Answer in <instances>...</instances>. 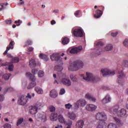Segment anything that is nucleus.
<instances>
[{
	"instance_id": "13d9d810",
	"label": "nucleus",
	"mask_w": 128,
	"mask_h": 128,
	"mask_svg": "<svg viewBox=\"0 0 128 128\" xmlns=\"http://www.w3.org/2000/svg\"><path fill=\"white\" fill-rule=\"evenodd\" d=\"M65 92H66V90H64V89L62 88L60 90V94L61 96H62V94H64Z\"/></svg>"
},
{
	"instance_id": "f3484780",
	"label": "nucleus",
	"mask_w": 128,
	"mask_h": 128,
	"mask_svg": "<svg viewBox=\"0 0 128 128\" xmlns=\"http://www.w3.org/2000/svg\"><path fill=\"white\" fill-rule=\"evenodd\" d=\"M2 66H8V70H10V72H12L14 70V64H12V62H6L3 63L1 64Z\"/></svg>"
},
{
	"instance_id": "dca6fc26",
	"label": "nucleus",
	"mask_w": 128,
	"mask_h": 128,
	"mask_svg": "<svg viewBox=\"0 0 128 128\" xmlns=\"http://www.w3.org/2000/svg\"><path fill=\"white\" fill-rule=\"evenodd\" d=\"M85 98L88 100H90V102H96V98L92 96L90 93H87L85 95Z\"/></svg>"
},
{
	"instance_id": "69168bd1",
	"label": "nucleus",
	"mask_w": 128,
	"mask_h": 128,
	"mask_svg": "<svg viewBox=\"0 0 128 128\" xmlns=\"http://www.w3.org/2000/svg\"><path fill=\"white\" fill-rule=\"evenodd\" d=\"M111 34L112 36H118V32H112Z\"/></svg>"
},
{
	"instance_id": "de8ad7c7",
	"label": "nucleus",
	"mask_w": 128,
	"mask_h": 128,
	"mask_svg": "<svg viewBox=\"0 0 128 128\" xmlns=\"http://www.w3.org/2000/svg\"><path fill=\"white\" fill-rule=\"evenodd\" d=\"M14 89L12 87L8 88V89L6 90V92H14Z\"/></svg>"
},
{
	"instance_id": "412c9836",
	"label": "nucleus",
	"mask_w": 128,
	"mask_h": 128,
	"mask_svg": "<svg viewBox=\"0 0 128 128\" xmlns=\"http://www.w3.org/2000/svg\"><path fill=\"white\" fill-rule=\"evenodd\" d=\"M106 126V122L98 121L96 124V128H105Z\"/></svg>"
},
{
	"instance_id": "79ce46f5",
	"label": "nucleus",
	"mask_w": 128,
	"mask_h": 128,
	"mask_svg": "<svg viewBox=\"0 0 128 128\" xmlns=\"http://www.w3.org/2000/svg\"><path fill=\"white\" fill-rule=\"evenodd\" d=\"M38 74V78H42L44 76V71L40 70Z\"/></svg>"
},
{
	"instance_id": "5fc2aeb1",
	"label": "nucleus",
	"mask_w": 128,
	"mask_h": 128,
	"mask_svg": "<svg viewBox=\"0 0 128 128\" xmlns=\"http://www.w3.org/2000/svg\"><path fill=\"white\" fill-rule=\"evenodd\" d=\"M123 44L124 46H128V39H126L124 42H123Z\"/></svg>"
},
{
	"instance_id": "5701e85b",
	"label": "nucleus",
	"mask_w": 128,
	"mask_h": 128,
	"mask_svg": "<svg viewBox=\"0 0 128 128\" xmlns=\"http://www.w3.org/2000/svg\"><path fill=\"white\" fill-rule=\"evenodd\" d=\"M58 65L55 66V70L58 72H62V70H64V67H62V64H60V63L58 62Z\"/></svg>"
},
{
	"instance_id": "a18cd8bd",
	"label": "nucleus",
	"mask_w": 128,
	"mask_h": 128,
	"mask_svg": "<svg viewBox=\"0 0 128 128\" xmlns=\"http://www.w3.org/2000/svg\"><path fill=\"white\" fill-rule=\"evenodd\" d=\"M102 54V50L100 48H99L96 50L95 52V56H100Z\"/></svg>"
},
{
	"instance_id": "cd10ccee",
	"label": "nucleus",
	"mask_w": 128,
	"mask_h": 128,
	"mask_svg": "<svg viewBox=\"0 0 128 128\" xmlns=\"http://www.w3.org/2000/svg\"><path fill=\"white\" fill-rule=\"evenodd\" d=\"M44 106V104L43 102H37L35 106H36V108H37V110H40L41 108H42Z\"/></svg>"
},
{
	"instance_id": "052dcab7",
	"label": "nucleus",
	"mask_w": 128,
	"mask_h": 128,
	"mask_svg": "<svg viewBox=\"0 0 128 128\" xmlns=\"http://www.w3.org/2000/svg\"><path fill=\"white\" fill-rule=\"evenodd\" d=\"M15 24H17V26H20V24H22V20H16L15 21Z\"/></svg>"
},
{
	"instance_id": "4c0bfd02",
	"label": "nucleus",
	"mask_w": 128,
	"mask_h": 128,
	"mask_svg": "<svg viewBox=\"0 0 128 128\" xmlns=\"http://www.w3.org/2000/svg\"><path fill=\"white\" fill-rule=\"evenodd\" d=\"M70 78L72 80V82H78L76 77V76L74 74H70Z\"/></svg>"
},
{
	"instance_id": "c03bdc74",
	"label": "nucleus",
	"mask_w": 128,
	"mask_h": 128,
	"mask_svg": "<svg viewBox=\"0 0 128 128\" xmlns=\"http://www.w3.org/2000/svg\"><path fill=\"white\" fill-rule=\"evenodd\" d=\"M108 128H118V127L116 126V124L112 123L108 124Z\"/></svg>"
},
{
	"instance_id": "4468645a",
	"label": "nucleus",
	"mask_w": 128,
	"mask_h": 128,
	"mask_svg": "<svg viewBox=\"0 0 128 128\" xmlns=\"http://www.w3.org/2000/svg\"><path fill=\"white\" fill-rule=\"evenodd\" d=\"M124 78V74L122 71H119L118 72V76L116 82L120 84H122V82L123 78Z\"/></svg>"
},
{
	"instance_id": "a878e982",
	"label": "nucleus",
	"mask_w": 128,
	"mask_h": 128,
	"mask_svg": "<svg viewBox=\"0 0 128 128\" xmlns=\"http://www.w3.org/2000/svg\"><path fill=\"white\" fill-rule=\"evenodd\" d=\"M35 92L38 94H44V90L40 86H36L35 88Z\"/></svg>"
},
{
	"instance_id": "58836bf2",
	"label": "nucleus",
	"mask_w": 128,
	"mask_h": 128,
	"mask_svg": "<svg viewBox=\"0 0 128 128\" xmlns=\"http://www.w3.org/2000/svg\"><path fill=\"white\" fill-rule=\"evenodd\" d=\"M35 94L34 93H32V94H30L28 93L27 94L26 96H25L26 98L28 100V98H34V96Z\"/></svg>"
},
{
	"instance_id": "6ab92c4d",
	"label": "nucleus",
	"mask_w": 128,
	"mask_h": 128,
	"mask_svg": "<svg viewBox=\"0 0 128 128\" xmlns=\"http://www.w3.org/2000/svg\"><path fill=\"white\" fill-rule=\"evenodd\" d=\"M14 41H12L8 45V46H7L6 50V51L4 52V56H6V54H8V52L10 50H13L14 49Z\"/></svg>"
},
{
	"instance_id": "72a5a7b5",
	"label": "nucleus",
	"mask_w": 128,
	"mask_h": 128,
	"mask_svg": "<svg viewBox=\"0 0 128 128\" xmlns=\"http://www.w3.org/2000/svg\"><path fill=\"white\" fill-rule=\"evenodd\" d=\"M36 66V61L34 60H32L29 62V66L30 68H32Z\"/></svg>"
},
{
	"instance_id": "f704fd0d",
	"label": "nucleus",
	"mask_w": 128,
	"mask_h": 128,
	"mask_svg": "<svg viewBox=\"0 0 128 128\" xmlns=\"http://www.w3.org/2000/svg\"><path fill=\"white\" fill-rule=\"evenodd\" d=\"M8 4V2L4 3V4H0V12H2V10H4V8H6V6Z\"/></svg>"
},
{
	"instance_id": "e433bc0d",
	"label": "nucleus",
	"mask_w": 128,
	"mask_h": 128,
	"mask_svg": "<svg viewBox=\"0 0 128 128\" xmlns=\"http://www.w3.org/2000/svg\"><path fill=\"white\" fill-rule=\"evenodd\" d=\"M68 42H70V39H68L67 37L64 38L62 41L63 44H68Z\"/></svg>"
},
{
	"instance_id": "864d4df0",
	"label": "nucleus",
	"mask_w": 128,
	"mask_h": 128,
	"mask_svg": "<svg viewBox=\"0 0 128 128\" xmlns=\"http://www.w3.org/2000/svg\"><path fill=\"white\" fill-rule=\"evenodd\" d=\"M4 128H12V124L7 123L4 125Z\"/></svg>"
},
{
	"instance_id": "2eb2a0df",
	"label": "nucleus",
	"mask_w": 128,
	"mask_h": 128,
	"mask_svg": "<svg viewBox=\"0 0 128 128\" xmlns=\"http://www.w3.org/2000/svg\"><path fill=\"white\" fill-rule=\"evenodd\" d=\"M26 102H28V100L24 96H20L18 100V104H20V106H24Z\"/></svg>"
},
{
	"instance_id": "6e6d98bb",
	"label": "nucleus",
	"mask_w": 128,
	"mask_h": 128,
	"mask_svg": "<svg viewBox=\"0 0 128 128\" xmlns=\"http://www.w3.org/2000/svg\"><path fill=\"white\" fill-rule=\"evenodd\" d=\"M38 69H32V73L33 74H32V76H34V74H38Z\"/></svg>"
},
{
	"instance_id": "473e14b6",
	"label": "nucleus",
	"mask_w": 128,
	"mask_h": 128,
	"mask_svg": "<svg viewBox=\"0 0 128 128\" xmlns=\"http://www.w3.org/2000/svg\"><path fill=\"white\" fill-rule=\"evenodd\" d=\"M112 48H113L112 45L110 44H107L106 46L104 47V50L107 52H110V50H112Z\"/></svg>"
},
{
	"instance_id": "bb28decb",
	"label": "nucleus",
	"mask_w": 128,
	"mask_h": 128,
	"mask_svg": "<svg viewBox=\"0 0 128 128\" xmlns=\"http://www.w3.org/2000/svg\"><path fill=\"white\" fill-rule=\"evenodd\" d=\"M58 121L61 124H66V119H64V116L60 114L58 116Z\"/></svg>"
},
{
	"instance_id": "20e7f679",
	"label": "nucleus",
	"mask_w": 128,
	"mask_h": 128,
	"mask_svg": "<svg viewBox=\"0 0 128 128\" xmlns=\"http://www.w3.org/2000/svg\"><path fill=\"white\" fill-rule=\"evenodd\" d=\"M100 74L102 76L106 77L108 76H114L116 72L114 71L108 69V68H102L100 70Z\"/></svg>"
},
{
	"instance_id": "0eeeda50",
	"label": "nucleus",
	"mask_w": 128,
	"mask_h": 128,
	"mask_svg": "<svg viewBox=\"0 0 128 128\" xmlns=\"http://www.w3.org/2000/svg\"><path fill=\"white\" fill-rule=\"evenodd\" d=\"M72 32L74 36L82 38L84 36V32L80 28H74L72 29Z\"/></svg>"
},
{
	"instance_id": "393cba45",
	"label": "nucleus",
	"mask_w": 128,
	"mask_h": 128,
	"mask_svg": "<svg viewBox=\"0 0 128 128\" xmlns=\"http://www.w3.org/2000/svg\"><path fill=\"white\" fill-rule=\"evenodd\" d=\"M50 120L52 122H56V120H58V114L56 113L51 114L50 116Z\"/></svg>"
},
{
	"instance_id": "f03ea898",
	"label": "nucleus",
	"mask_w": 128,
	"mask_h": 128,
	"mask_svg": "<svg viewBox=\"0 0 128 128\" xmlns=\"http://www.w3.org/2000/svg\"><path fill=\"white\" fill-rule=\"evenodd\" d=\"M26 76L30 78V80L31 82L27 86L28 90H32V88H34L36 86V76L30 72L26 73Z\"/></svg>"
},
{
	"instance_id": "c756f323",
	"label": "nucleus",
	"mask_w": 128,
	"mask_h": 128,
	"mask_svg": "<svg viewBox=\"0 0 128 128\" xmlns=\"http://www.w3.org/2000/svg\"><path fill=\"white\" fill-rule=\"evenodd\" d=\"M102 14V11L100 10H98L96 11V14L94 15V17H95L96 18H100Z\"/></svg>"
},
{
	"instance_id": "9b49d317",
	"label": "nucleus",
	"mask_w": 128,
	"mask_h": 128,
	"mask_svg": "<svg viewBox=\"0 0 128 128\" xmlns=\"http://www.w3.org/2000/svg\"><path fill=\"white\" fill-rule=\"evenodd\" d=\"M60 80L66 86H72V81H70V80L68 76H65L64 78H61Z\"/></svg>"
},
{
	"instance_id": "3c124183",
	"label": "nucleus",
	"mask_w": 128,
	"mask_h": 128,
	"mask_svg": "<svg viewBox=\"0 0 128 128\" xmlns=\"http://www.w3.org/2000/svg\"><path fill=\"white\" fill-rule=\"evenodd\" d=\"M4 100V95L0 94V102H2Z\"/></svg>"
},
{
	"instance_id": "a211bd4d",
	"label": "nucleus",
	"mask_w": 128,
	"mask_h": 128,
	"mask_svg": "<svg viewBox=\"0 0 128 128\" xmlns=\"http://www.w3.org/2000/svg\"><path fill=\"white\" fill-rule=\"evenodd\" d=\"M76 128H82L84 126V121L82 120H78L76 124Z\"/></svg>"
},
{
	"instance_id": "2f4dec72",
	"label": "nucleus",
	"mask_w": 128,
	"mask_h": 128,
	"mask_svg": "<svg viewBox=\"0 0 128 128\" xmlns=\"http://www.w3.org/2000/svg\"><path fill=\"white\" fill-rule=\"evenodd\" d=\"M114 120L118 124L119 126H124V122H122L118 118L115 117L114 118Z\"/></svg>"
},
{
	"instance_id": "a19ab883",
	"label": "nucleus",
	"mask_w": 128,
	"mask_h": 128,
	"mask_svg": "<svg viewBox=\"0 0 128 128\" xmlns=\"http://www.w3.org/2000/svg\"><path fill=\"white\" fill-rule=\"evenodd\" d=\"M48 110L50 112H56V107L50 106L48 107Z\"/></svg>"
},
{
	"instance_id": "ea45409f",
	"label": "nucleus",
	"mask_w": 128,
	"mask_h": 128,
	"mask_svg": "<svg viewBox=\"0 0 128 128\" xmlns=\"http://www.w3.org/2000/svg\"><path fill=\"white\" fill-rule=\"evenodd\" d=\"M12 62H20V58L18 57H14L12 58Z\"/></svg>"
},
{
	"instance_id": "bf43d9fd",
	"label": "nucleus",
	"mask_w": 128,
	"mask_h": 128,
	"mask_svg": "<svg viewBox=\"0 0 128 128\" xmlns=\"http://www.w3.org/2000/svg\"><path fill=\"white\" fill-rule=\"evenodd\" d=\"M26 86H28V82H24L22 84V88H26Z\"/></svg>"
},
{
	"instance_id": "ddd939ff",
	"label": "nucleus",
	"mask_w": 128,
	"mask_h": 128,
	"mask_svg": "<svg viewBox=\"0 0 128 128\" xmlns=\"http://www.w3.org/2000/svg\"><path fill=\"white\" fill-rule=\"evenodd\" d=\"M36 118L39 120H42V122H46V116L40 113H38L36 116Z\"/></svg>"
},
{
	"instance_id": "39448f33",
	"label": "nucleus",
	"mask_w": 128,
	"mask_h": 128,
	"mask_svg": "<svg viewBox=\"0 0 128 128\" xmlns=\"http://www.w3.org/2000/svg\"><path fill=\"white\" fill-rule=\"evenodd\" d=\"M86 104V101L84 99H80L74 103V110H78L80 106L84 108V106H85Z\"/></svg>"
},
{
	"instance_id": "7ed1b4c3",
	"label": "nucleus",
	"mask_w": 128,
	"mask_h": 128,
	"mask_svg": "<svg viewBox=\"0 0 128 128\" xmlns=\"http://www.w3.org/2000/svg\"><path fill=\"white\" fill-rule=\"evenodd\" d=\"M113 114L117 116H124L126 114V110L124 108H122L120 110H119L118 108H114L113 109Z\"/></svg>"
},
{
	"instance_id": "8fccbe9b",
	"label": "nucleus",
	"mask_w": 128,
	"mask_h": 128,
	"mask_svg": "<svg viewBox=\"0 0 128 128\" xmlns=\"http://www.w3.org/2000/svg\"><path fill=\"white\" fill-rule=\"evenodd\" d=\"M80 10H78L74 12V14L76 18H78V16H80Z\"/></svg>"
},
{
	"instance_id": "c85d7f7f",
	"label": "nucleus",
	"mask_w": 128,
	"mask_h": 128,
	"mask_svg": "<svg viewBox=\"0 0 128 128\" xmlns=\"http://www.w3.org/2000/svg\"><path fill=\"white\" fill-rule=\"evenodd\" d=\"M50 96L53 98H56L58 96V94H56V91L54 90H52L50 92Z\"/></svg>"
},
{
	"instance_id": "f257e3e1",
	"label": "nucleus",
	"mask_w": 128,
	"mask_h": 128,
	"mask_svg": "<svg viewBox=\"0 0 128 128\" xmlns=\"http://www.w3.org/2000/svg\"><path fill=\"white\" fill-rule=\"evenodd\" d=\"M84 68V62L80 60H76L71 64L68 68L70 72H76Z\"/></svg>"
},
{
	"instance_id": "49530a36",
	"label": "nucleus",
	"mask_w": 128,
	"mask_h": 128,
	"mask_svg": "<svg viewBox=\"0 0 128 128\" xmlns=\"http://www.w3.org/2000/svg\"><path fill=\"white\" fill-rule=\"evenodd\" d=\"M72 106V105L70 104V103L65 104V108L66 110H70Z\"/></svg>"
},
{
	"instance_id": "0e129e2a",
	"label": "nucleus",
	"mask_w": 128,
	"mask_h": 128,
	"mask_svg": "<svg viewBox=\"0 0 128 128\" xmlns=\"http://www.w3.org/2000/svg\"><path fill=\"white\" fill-rule=\"evenodd\" d=\"M5 22L7 24H12V20H6Z\"/></svg>"
},
{
	"instance_id": "f8f14e48",
	"label": "nucleus",
	"mask_w": 128,
	"mask_h": 128,
	"mask_svg": "<svg viewBox=\"0 0 128 128\" xmlns=\"http://www.w3.org/2000/svg\"><path fill=\"white\" fill-rule=\"evenodd\" d=\"M97 108L96 106L94 104H88L86 105L85 108L86 110H88V112H94Z\"/></svg>"
},
{
	"instance_id": "37998d69",
	"label": "nucleus",
	"mask_w": 128,
	"mask_h": 128,
	"mask_svg": "<svg viewBox=\"0 0 128 128\" xmlns=\"http://www.w3.org/2000/svg\"><path fill=\"white\" fill-rule=\"evenodd\" d=\"M10 76L12 75L10 74H4V78L5 80H9L10 78Z\"/></svg>"
},
{
	"instance_id": "09e8293b",
	"label": "nucleus",
	"mask_w": 128,
	"mask_h": 128,
	"mask_svg": "<svg viewBox=\"0 0 128 128\" xmlns=\"http://www.w3.org/2000/svg\"><path fill=\"white\" fill-rule=\"evenodd\" d=\"M64 124H67L68 126H72V121L71 120H68V122H66V123Z\"/></svg>"
},
{
	"instance_id": "c9c22d12",
	"label": "nucleus",
	"mask_w": 128,
	"mask_h": 128,
	"mask_svg": "<svg viewBox=\"0 0 128 128\" xmlns=\"http://www.w3.org/2000/svg\"><path fill=\"white\" fill-rule=\"evenodd\" d=\"M22 122H24V118H20L16 122V126H20L21 124H22Z\"/></svg>"
},
{
	"instance_id": "aec40b11",
	"label": "nucleus",
	"mask_w": 128,
	"mask_h": 128,
	"mask_svg": "<svg viewBox=\"0 0 128 128\" xmlns=\"http://www.w3.org/2000/svg\"><path fill=\"white\" fill-rule=\"evenodd\" d=\"M67 116L68 118L72 120H76V114L74 112H68Z\"/></svg>"
},
{
	"instance_id": "9d476101",
	"label": "nucleus",
	"mask_w": 128,
	"mask_h": 128,
	"mask_svg": "<svg viewBox=\"0 0 128 128\" xmlns=\"http://www.w3.org/2000/svg\"><path fill=\"white\" fill-rule=\"evenodd\" d=\"M82 47L79 46V47H75L73 48H70L68 50L67 52H70V54H78L82 52Z\"/></svg>"
},
{
	"instance_id": "6e6552de",
	"label": "nucleus",
	"mask_w": 128,
	"mask_h": 128,
	"mask_svg": "<svg viewBox=\"0 0 128 128\" xmlns=\"http://www.w3.org/2000/svg\"><path fill=\"white\" fill-rule=\"evenodd\" d=\"M96 118L98 122H106V115L104 112H98L96 115Z\"/></svg>"
},
{
	"instance_id": "680f3d73",
	"label": "nucleus",
	"mask_w": 128,
	"mask_h": 128,
	"mask_svg": "<svg viewBox=\"0 0 128 128\" xmlns=\"http://www.w3.org/2000/svg\"><path fill=\"white\" fill-rule=\"evenodd\" d=\"M30 44H32V40H28L26 42V46H30Z\"/></svg>"
},
{
	"instance_id": "4d7b16f0",
	"label": "nucleus",
	"mask_w": 128,
	"mask_h": 128,
	"mask_svg": "<svg viewBox=\"0 0 128 128\" xmlns=\"http://www.w3.org/2000/svg\"><path fill=\"white\" fill-rule=\"evenodd\" d=\"M123 66H125V68H128V61L124 60L123 62Z\"/></svg>"
},
{
	"instance_id": "774afa93",
	"label": "nucleus",
	"mask_w": 128,
	"mask_h": 128,
	"mask_svg": "<svg viewBox=\"0 0 128 128\" xmlns=\"http://www.w3.org/2000/svg\"><path fill=\"white\" fill-rule=\"evenodd\" d=\"M55 128H62V125H58Z\"/></svg>"
},
{
	"instance_id": "603ef678",
	"label": "nucleus",
	"mask_w": 128,
	"mask_h": 128,
	"mask_svg": "<svg viewBox=\"0 0 128 128\" xmlns=\"http://www.w3.org/2000/svg\"><path fill=\"white\" fill-rule=\"evenodd\" d=\"M24 1L23 0H20V2L18 3V6H24Z\"/></svg>"
},
{
	"instance_id": "e2e57ef3",
	"label": "nucleus",
	"mask_w": 128,
	"mask_h": 128,
	"mask_svg": "<svg viewBox=\"0 0 128 128\" xmlns=\"http://www.w3.org/2000/svg\"><path fill=\"white\" fill-rule=\"evenodd\" d=\"M96 46H104V43L102 42H98L96 44Z\"/></svg>"
},
{
	"instance_id": "338daca9",
	"label": "nucleus",
	"mask_w": 128,
	"mask_h": 128,
	"mask_svg": "<svg viewBox=\"0 0 128 128\" xmlns=\"http://www.w3.org/2000/svg\"><path fill=\"white\" fill-rule=\"evenodd\" d=\"M56 24V20H52L51 21V24L54 25V24Z\"/></svg>"
},
{
	"instance_id": "b1692460",
	"label": "nucleus",
	"mask_w": 128,
	"mask_h": 128,
	"mask_svg": "<svg viewBox=\"0 0 128 128\" xmlns=\"http://www.w3.org/2000/svg\"><path fill=\"white\" fill-rule=\"evenodd\" d=\"M30 114H36L38 112V108L36 106H32L30 110Z\"/></svg>"
},
{
	"instance_id": "7c9ffc66",
	"label": "nucleus",
	"mask_w": 128,
	"mask_h": 128,
	"mask_svg": "<svg viewBox=\"0 0 128 128\" xmlns=\"http://www.w3.org/2000/svg\"><path fill=\"white\" fill-rule=\"evenodd\" d=\"M39 58H42V60H45V62H48V56L44 54H40L39 55Z\"/></svg>"
},
{
	"instance_id": "423d86ee",
	"label": "nucleus",
	"mask_w": 128,
	"mask_h": 128,
	"mask_svg": "<svg viewBox=\"0 0 128 128\" xmlns=\"http://www.w3.org/2000/svg\"><path fill=\"white\" fill-rule=\"evenodd\" d=\"M50 58L53 62H56L58 63L60 62V64H62V60L59 54L54 53L50 55Z\"/></svg>"
},
{
	"instance_id": "1a4fd4ad",
	"label": "nucleus",
	"mask_w": 128,
	"mask_h": 128,
	"mask_svg": "<svg viewBox=\"0 0 128 128\" xmlns=\"http://www.w3.org/2000/svg\"><path fill=\"white\" fill-rule=\"evenodd\" d=\"M86 82H96V76L92 73L86 72V76L83 78Z\"/></svg>"
},
{
	"instance_id": "4be33fe9",
	"label": "nucleus",
	"mask_w": 128,
	"mask_h": 128,
	"mask_svg": "<svg viewBox=\"0 0 128 128\" xmlns=\"http://www.w3.org/2000/svg\"><path fill=\"white\" fill-rule=\"evenodd\" d=\"M112 98H110V95H106L104 98L102 100V102L104 104H108V102H110Z\"/></svg>"
}]
</instances>
